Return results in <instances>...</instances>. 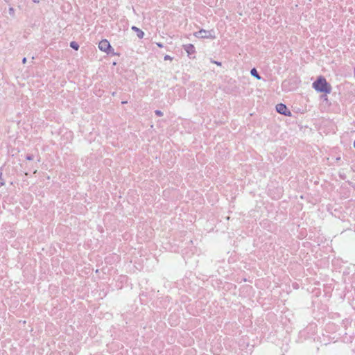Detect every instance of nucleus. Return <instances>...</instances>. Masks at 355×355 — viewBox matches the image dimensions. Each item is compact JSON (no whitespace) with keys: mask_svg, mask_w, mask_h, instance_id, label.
Listing matches in <instances>:
<instances>
[{"mask_svg":"<svg viewBox=\"0 0 355 355\" xmlns=\"http://www.w3.org/2000/svg\"><path fill=\"white\" fill-rule=\"evenodd\" d=\"M276 110L279 114H282L284 116H291V112L287 108V107L283 103H279L276 105Z\"/></svg>","mask_w":355,"mask_h":355,"instance_id":"nucleus-3","label":"nucleus"},{"mask_svg":"<svg viewBox=\"0 0 355 355\" xmlns=\"http://www.w3.org/2000/svg\"><path fill=\"white\" fill-rule=\"evenodd\" d=\"M33 1H34L35 3H38V2H39V1H38V0H33Z\"/></svg>","mask_w":355,"mask_h":355,"instance_id":"nucleus-18","label":"nucleus"},{"mask_svg":"<svg viewBox=\"0 0 355 355\" xmlns=\"http://www.w3.org/2000/svg\"><path fill=\"white\" fill-rule=\"evenodd\" d=\"M26 62H27L26 58H24L23 60H22L23 64L26 63Z\"/></svg>","mask_w":355,"mask_h":355,"instance_id":"nucleus-15","label":"nucleus"},{"mask_svg":"<svg viewBox=\"0 0 355 355\" xmlns=\"http://www.w3.org/2000/svg\"><path fill=\"white\" fill-rule=\"evenodd\" d=\"M250 73L252 76L255 77L258 80L261 79V76L259 75V73L255 68H253L251 69Z\"/></svg>","mask_w":355,"mask_h":355,"instance_id":"nucleus-7","label":"nucleus"},{"mask_svg":"<svg viewBox=\"0 0 355 355\" xmlns=\"http://www.w3.org/2000/svg\"><path fill=\"white\" fill-rule=\"evenodd\" d=\"M354 148H355V140H354Z\"/></svg>","mask_w":355,"mask_h":355,"instance_id":"nucleus-19","label":"nucleus"},{"mask_svg":"<svg viewBox=\"0 0 355 355\" xmlns=\"http://www.w3.org/2000/svg\"><path fill=\"white\" fill-rule=\"evenodd\" d=\"M70 46H71L72 49H73L74 50H76V51H77V50H78V49H79V45H78V44L77 42H71L70 43Z\"/></svg>","mask_w":355,"mask_h":355,"instance_id":"nucleus-8","label":"nucleus"},{"mask_svg":"<svg viewBox=\"0 0 355 355\" xmlns=\"http://www.w3.org/2000/svg\"><path fill=\"white\" fill-rule=\"evenodd\" d=\"M212 62L216 64L218 66H220L221 65V62H216V61H213Z\"/></svg>","mask_w":355,"mask_h":355,"instance_id":"nucleus-14","label":"nucleus"},{"mask_svg":"<svg viewBox=\"0 0 355 355\" xmlns=\"http://www.w3.org/2000/svg\"><path fill=\"white\" fill-rule=\"evenodd\" d=\"M132 29L133 31H135V32H137V35L139 38H141V39L143 38V37L144 35V32L141 30H140L139 28H138L136 26H132Z\"/></svg>","mask_w":355,"mask_h":355,"instance_id":"nucleus-6","label":"nucleus"},{"mask_svg":"<svg viewBox=\"0 0 355 355\" xmlns=\"http://www.w3.org/2000/svg\"><path fill=\"white\" fill-rule=\"evenodd\" d=\"M98 48L101 51L107 53H109V51L112 49V46L107 40H101L98 44Z\"/></svg>","mask_w":355,"mask_h":355,"instance_id":"nucleus-4","label":"nucleus"},{"mask_svg":"<svg viewBox=\"0 0 355 355\" xmlns=\"http://www.w3.org/2000/svg\"><path fill=\"white\" fill-rule=\"evenodd\" d=\"M9 14L10 15H11L12 17H14L15 16V10L12 7H10L9 8Z\"/></svg>","mask_w":355,"mask_h":355,"instance_id":"nucleus-10","label":"nucleus"},{"mask_svg":"<svg viewBox=\"0 0 355 355\" xmlns=\"http://www.w3.org/2000/svg\"><path fill=\"white\" fill-rule=\"evenodd\" d=\"M155 113L158 116H163V112L162 111H160V110H157L155 111Z\"/></svg>","mask_w":355,"mask_h":355,"instance_id":"nucleus-12","label":"nucleus"},{"mask_svg":"<svg viewBox=\"0 0 355 355\" xmlns=\"http://www.w3.org/2000/svg\"><path fill=\"white\" fill-rule=\"evenodd\" d=\"M172 59L173 58L168 55H166L164 58V60H172Z\"/></svg>","mask_w":355,"mask_h":355,"instance_id":"nucleus-13","label":"nucleus"},{"mask_svg":"<svg viewBox=\"0 0 355 355\" xmlns=\"http://www.w3.org/2000/svg\"><path fill=\"white\" fill-rule=\"evenodd\" d=\"M2 172L0 171V187L3 186L5 184V181L2 179Z\"/></svg>","mask_w":355,"mask_h":355,"instance_id":"nucleus-9","label":"nucleus"},{"mask_svg":"<svg viewBox=\"0 0 355 355\" xmlns=\"http://www.w3.org/2000/svg\"><path fill=\"white\" fill-rule=\"evenodd\" d=\"M157 45L160 47V48H162L163 47V44H161V43H157Z\"/></svg>","mask_w":355,"mask_h":355,"instance_id":"nucleus-16","label":"nucleus"},{"mask_svg":"<svg viewBox=\"0 0 355 355\" xmlns=\"http://www.w3.org/2000/svg\"><path fill=\"white\" fill-rule=\"evenodd\" d=\"M37 170L35 168V169L34 170V171H33V173H37Z\"/></svg>","mask_w":355,"mask_h":355,"instance_id":"nucleus-17","label":"nucleus"},{"mask_svg":"<svg viewBox=\"0 0 355 355\" xmlns=\"http://www.w3.org/2000/svg\"><path fill=\"white\" fill-rule=\"evenodd\" d=\"M214 32L211 31H207L205 29H201L198 32H196L193 33L194 36L198 38H202V39H214L215 35H214L212 33Z\"/></svg>","mask_w":355,"mask_h":355,"instance_id":"nucleus-2","label":"nucleus"},{"mask_svg":"<svg viewBox=\"0 0 355 355\" xmlns=\"http://www.w3.org/2000/svg\"><path fill=\"white\" fill-rule=\"evenodd\" d=\"M184 49L187 53L188 55H191L195 53V47L191 44H185L183 46Z\"/></svg>","mask_w":355,"mask_h":355,"instance_id":"nucleus-5","label":"nucleus"},{"mask_svg":"<svg viewBox=\"0 0 355 355\" xmlns=\"http://www.w3.org/2000/svg\"><path fill=\"white\" fill-rule=\"evenodd\" d=\"M313 87L318 92L329 94L331 92V86L323 76H319L313 83Z\"/></svg>","mask_w":355,"mask_h":355,"instance_id":"nucleus-1","label":"nucleus"},{"mask_svg":"<svg viewBox=\"0 0 355 355\" xmlns=\"http://www.w3.org/2000/svg\"><path fill=\"white\" fill-rule=\"evenodd\" d=\"M26 159L28 161H31V160H33L34 156H33V155H27L26 157Z\"/></svg>","mask_w":355,"mask_h":355,"instance_id":"nucleus-11","label":"nucleus"}]
</instances>
